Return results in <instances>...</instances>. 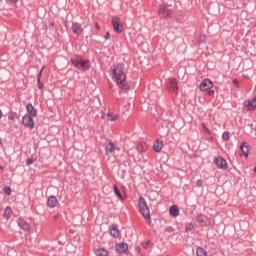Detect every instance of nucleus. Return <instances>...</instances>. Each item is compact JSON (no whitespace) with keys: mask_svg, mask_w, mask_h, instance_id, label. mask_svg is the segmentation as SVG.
Here are the masks:
<instances>
[{"mask_svg":"<svg viewBox=\"0 0 256 256\" xmlns=\"http://www.w3.org/2000/svg\"><path fill=\"white\" fill-rule=\"evenodd\" d=\"M11 215H13V210L11 209V207L7 206L4 209L3 217H4V219H9V217H11Z\"/></svg>","mask_w":256,"mask_h":256,"instance_id":"22","label":"nucleus"},{"mask_svg":"<svg viewBox=\"0 0 256 256\" xmlns=\"http://www.w3.org/2000/svg\"><path fill=\"white\" fill-rule=\"evenodd\" d=\"M197 221L201 225V227H205L207 225V222L205 221V215L197 216Z\"/></svg>","mask_w":256,"mask_h":256,"instance_id":"24","label":"nucleus"},{"mask_svg":"<svg viewBox=\"0 0 256 256\" xmlns=\"http://www.w3.org/2000/svg\"><path fill=\"white\" fill-rule=\"evenodd\" d=\"M109 252L105 248H99L96 250V256H108Z\"/></svg>","mask_w":256,"mask_h":256,"instance_id":"23","label":"nucleus"},{"mask_svg":"<svg viewBox=\"0 0 256 256\" xmlns=\"http://www.w3.org/2000/svg\"><path fill=\"white\" fill-rule=\"evenodd\" d=\"M112 26L114 33H123V24L121 18L114 16L112 17Z\"/></svg>","mask_w":256,"mask_h":256,"instance_id":"4","label":"nucleus"},{"mask_svg":"<svg viewBox=\"0 0 256 256\" xmlns=\"http://www.w3.org/2000/svg\"><path fill=\"white\" fill-rule=\"evenodd\" d=\"M112 79L122 91H129L130 87L126 81L127 69H125V66L123 64L114 65V68L112 70Z\"/></svg>","mask_w":256,"mask_h":256,"instance_id":"1","label":"nucleus"},{"mask_svg":"<svg viewBox=\"0 0 256 256\" xmlns=\"http://www.w3.org/2000/svg\"><path fill=\"white\" fill-rule=\"evenodd\" d=\"M51 27H55V22L50 23Z\"/></svg>","mask_w":256,"mask_h":256,"instance_id":"44","label":"nucleus"},{"mask_svg":"<svg viewBox=\"0 0 256 256\" xmlns=\"http://www.w3.org/2000/svg\"><path fill=\"white\" fill-rule=\"evenodd\" d=\"M22 123L24 127H29V129H35V121L33 120V116L24 115L22 117Z\"/></svg>","mask_w":256,"mask_h":256,"instance_id":"6","label":"nucleus"},{"mask_svg":"<svg viewBox=\"0 0 256 256\" xmlns=\"http://www.w3.org/2000/svg\"><path fill=\"white\" fill-rule=\"evenodd\" d=\"M168 91L172 93H179V86L177 85V80L174 78H171L168 80V83L166 85Z\"/></svg>","mask_w":256,"mask_h":256,"instance_id":"7","label":"nucleus"},{"mask_svg":"<svg viewBox=\"0 0 256 256\" xmlns=\"http://www.w3.org/2000/svg\"><path fill=\"white\" fill-rule=\"evenodd\" d=\"M203 129H204V131H206V133H211L210 131H209V128H207V126H203Z\"/></svg>","mask_w":256,"mask_h":256,"instance_id":"39","label":"nucleus"},{"mask_svg":"<svg viewBox=\"0 0 256 256\" xmlns=\"http://www.w3.org/2000/svg\"><path fill=\"white\" fill-rule=\"evenodd\" d=\"M64 25H65L66 29H68L69 26L67 25V21L64 22Z\"/></svg>","mask_w":256,"mask_h":256,"instance_id":"42","label":"nucleus"},{"mask_svg":"<svg viewBox=\"0 0 256 256\" xmlns=\"http://www.w3.org/2000/svg\"><path fill=\"white\" fill-rule=\"evenodd\" d=\"M244 107H246L247 111H255V109H256V97L246 100L244 102Z\"/></svg>","mask_w":256,"mask_h":256,"instance_id":"12","label":"nucleus"},{"mask_svg":"<svg viewBox=\"0 0 256 256\" xmlns=\"http://www.w3.org/2000/svg\"><path fill=\"white\" fill-rule=\"evenodd\" d=\"M150 244H151V241H149V240L148 241H144V242L141 243V245H142V247L144 249H147Z\"/></svg>","mask_w":256,"mask_h":256,"instance_id":"33","label":"nucleus"},{"mask_svg":"<svg viewBox=\"0 0 256 256\" xmlns=\"http://www.w3.org/2000/svg\"><path fill=\"white\" fill-rule=\"evenodd\" d=\"M3 117V112L0 110V119Z\"/></svg>","mask_w":256,"mask_h":256,"instance_id":"45","label":"nucleus"},{"mask_svg":"<svg viewBox=\"0 0 256 256\" xmlns=\"http://www.w3.org/2000/svg\"><path fill=\"white\" fill-rule=\"evenodd\" d=\"M115 251L119 254L127 255L129 251V245L125 242L117 243L115 245Z\"/></svg>","mask_w":256,"mask_h":256,"instance_id":"8","label":"nucleus"},{"mask_svg":"<svg viewBox=\"0 0 256 256\" xmlns=\"http://www.w3.org/2000/svg\"><path fill=\"white\" fill-rule=\"evenodd\" d=\"M160 19H169L173 15V10L167 4H160L158 8Z\"/></svg>","mask_w":256,"mask_h":256,"instance_id":"3","label":"nucleus"},{"mask_svg":"<svg viewBox=\"0 0 256 256\" xmlns=\"http://www.w3.org/2000/svg\"><path fill=\"white\" fill-rule=\"evenodd\" d=\"M153 149L156 153H161V150L163 149V141L155 140Z\"/></svg>","mask_w":256,"mask_h":256,"instance_id":"17","label":"nucleus"},{"mask_svg":"<svg viewBox=\"0 0 256 256\" xmlns=\"http://www.w3.org/2000/svg\"><path fill=\"white\" fill-rule=\"evenodd\" d=\"M3 191L6 195H11V187L10 186H4Z\"/></svg>","mask_w":256,"mask_h":256,"instance_id":"30","label":"nucleus"},{"mask_svg":"<svg viewBox=\"0 0 256 256\" xmlns=\"http://www.w3.org/2000/svg\"><path fill=\"white\" fill-rule=\"evenodd\" d=\"M111 37V34L109 32H106L105 36H104V39H110Z\"/></svg>","mask_w":256,"mask_h":256,"instance_id":"38","label":"nucleus"},{"mask_svg":"<svg viewBox=\"0 0 256 256\" xmlns=\"http://www.w3.org/2000/svg\"><path fill=\"white\" fill-rule=\"evenodd\" d=\"M8 119H9V121H15V119H17V113L16 112H10L8 114Z\"/></svg>","mask_w":256,"mask_h":256,"instance_id":"29","label":"nucleus"},{"mask_svg":"<svg viewBox=\"0 0 256 256\" xmlns=\"http://www.w3.org/2000/svg\"><path fill=\"white\" fill-rule=\"evenodd\" d=\"M12 3H17L19 0H10Z\"/></svg>","mask_w":256,"mask_h":256,"instance_id":"43","label":"nucleus"},{"mask_svg":"<svg viewBox=\"0 0 256 256\" xmlns=\"http://www.w3.org/2000/svg\"><path fill=\"white\" fill-rule=\"evenodd\" d=\"M0 169H3V166H0Z\"/></svg>","mask_w":256,"mask_h":256,"instance_id":"46","label":"nucleus"},{"mask_svg":"<svg viewBox=\"0 0 256 256\" xmlns=\"http://www.w3.org/2000/svg\"><path fill=\"white\" fill-rule=\"evenodd\" d=\"M95 27H96V29H97V31H99V29H101V27L99 26V23H95Z\"/></svg>","mask_w":256,"mask_h":256,"instance_id":"40","label":"nucleus"},{"mask_svg":"<svg viewBox=\"0 0 256 256\" xmlns=\"http://www.w3.org/2000/svg\"><path fill=\"white\" fill-rule=\"evenodd\" d=\"M43 71H45V66L42 67V69L40 70V72L37 76L38 89H43V87H44L43 82H41V77L43 76Z\"/></svg>","mask_w":256,"mask_h":256,"instance_id":"18","label":"nucleus"},{"mask_svg":"<svg viewBox=\"0 0 256 256\" xmlns=\"http://www.w3.org/2000/svg\"><path fill=\"white\" fill-rule=\"evenodd\" d=\"M196 255L197 256H207V251H205V249L198 247L196 249Z\"/></svg>","mask_w":256,"mask_h":256,"instance_id":"28","label":"nucleus"},{"mask_svg":"<svg viewBox=\"0 0 256 256\" xmlns=\"http://www.w3.org/2000/svg\"><path fill=\"white\" fill-rule=\"evenodd\" d=\"M114 193L118 199H121L123 201V194L121 193V190L117 187V185H114Z\"/></svg>","mask_w":256,"mask_h":256,"instance_id":"27","label":"nucleus"},{"mask_svg":"<svg viewBox=\"0 0 256 256\" xmlns=\"http://www.w3.org/2000/svg\"><path fill=\"white\" fill-rule=\"evenodd\" d=\"M215 165L218 167V169H227V160H225L223 157L218 156L214 159Z\"/></svg>","mask_w":256,"mask_h":256,"instance_id":"10","label":"nucleus"},{"mask_svg":"<svg viewBox=\"0 0 256 256\" xmlns=\"http://www.w3.org/2000/svg\"><path fill=\"white\" fill-rule=\"evenodd\" d=\"M114 151H121L119 146L115 145L113 142H108L105 146V153L106 155H111Z\"/></svg>","mask_w":256,"mask_h":256,"instance_id":"9","label":"nucleus"},{"mask_svg":"<svg viewBox=\"0 0 256 256\" xmlns=\"http://www.w3.org/2000/svg\"><path fill=\"white\" fill-rule=\"evenodd\" d=\"M232 83H233L234 87L239 88V82L237 80H233Z\"/></svg>","mask_w":256,"mask_h":256,"instance_id":"37","label":"nucleus"},{"mask_svg":"<svg viewBox=\"0 0 256 256\" xmlns=\"http://www.w3.org/2000/svg\"><path fill=\"white\" fill-rule=\"evenodd\" d=\"M71 63L76 67V69H83V71H87V69H89V65H87L86 60L71 59Z\"/></svg>","mask_w":256,"mask_h":256,"instance_id":"5","label":"nucleus"},{"mask_svg":"<svg viewBox=\"0 0 256 256\" xmlns=\"http://www.w3.org/2000/svg\"><path fill=\"white\" fill-rule=\"evenodd\" d=\"M169 213H170L171 217H178L179 216V207H177V205L171 206Z\"/></svg>","mask_w":256,"mask_h":256,"instance_id":"20","label":"nucleus"},{"mask_svg":"<svg viewBox=\"0 0 256 256\" xmlns=\"http://www.w3.org/2000/svg\"><path fill=\"white\" fill-rule=\"evenodd\" d=\"M26 111L28 113V116L30 117H37V109L33 106L32 103H28L26 106Z\"/></svg>","mask_w":256,"mask_h":256,"instance_id":"14","label":"nucleus"},{"mask_svg":"<svg viewBox=\"0 0 256 256\" xmlns=\"http://www.w3.org/2000/svg\"><path fill=\"white\" fill-rule=\"evenodd\" d=\"M201 41H203V43H205V35L200 37Z\"/></svg>","mask_w":256,"mask_h":256,"instance_id":"41","label":"nucleus"},{"mask_svg":"<svg viewBox=\"0 0 256 256\" xmlns=\"http://www.w3.org/2000/svg\"><path fill=\"white\" fill-rule=\"evenodd\" d=\"M107 118H108V121H117V119H119V115L117 114L114 115L113 113L108 112Z\"/></svg>","mask_w":256,"mask_h":256,"instance_id":"26","label":"nucleus"},{"mask_svg":"<svg viewBox=\"0 0 256 256\" xmlns=\"http://www.w3.org/2000/svg\"><path fill=\"white\" fill-rule=\"evenodd\" d=\"M193 229H195V226L193 225V223H189L185 227V231H193Z\"/></svg>","mask_w":256,"mask_h":256,"instance_id":"31","label":"nucleus"},{"mask_svg":"<svg viewBox=\"0 0 256 256\" xmlns=\"http://www.w3.org/2000/svg\"><path fill=\"white\" fill-rule=\"evenodd\" d=\"M240 149L244 156L249 157V153H251V146L247 142H242L240 145Z\"/></svg>","mask_w":256,"mask_h":256,"instance_id":"13","label":"nucleus"},{"mask_svg":"<svg viewBox=\"0 0 256 256\" xmlns=\"http://www.w3.org/2000/svg\"><path fill=\"white\" fill-rule=\"evenodd\" d=\"M48 207H57V197L50 196L47 200Z\"/></svg>","mask_w":256,"mask_h":256,"instance_id":"19","label":"nucleus"},{"mask_svg":"<svg viewBox=\"0 0 256 256\" xmlns=\"http://www.w3.org/2000/svg\"><path fill=\"white\" fill-rule=\"evenodd\" d=\"M222 139H224V141H229V132L225 131L222 134Z\"/></svg>","mask_w":256,"mask_h":256,"instance_id":"32","label":"nucleus"},{"mask_svg":"<svg viewBox=\"0 0 256 256\" xmlns=\"http://www.w3.org/2000/svg\"><path fill=\"white\" fill-rule=\"evenodd\" d=\"M18 225L20 228L23 229V231H29L30 227H29V223H27L25 220L23 219H19L18 220Z\"/></svg>","mask_w":256,"mask_h":256,"instance_id":"21","label":"nucleus"},{"mask_svg":"<svg viewBox=\"0 0 256 256\" xmlns=\"http://www.w3.org/2000/svg\"><path fill=\"white\" fill-rule=\"evenodd\" d=\"M207 95H209V97H213L215 95V91L214 90H209L207 91Z\"/></svg>","mask_w":256,"mask_h":256,"instance_id":"34","label":"nucleus"},{"mask_svg":"<svg viewBox=\"0 0 256 256\" xmlns=\"http://www.w3.org/2000/svg\"><path fill=\"white\" fill-rule=\"evenodd\" d=\"M72 31L75 35H79L83 32V26H81L80 23L75 22L72 24Z\"/></svg>","mask_w":256,"mask_h":256,"instance_id":"16","label":"nucleus"},{"mask_svg":"<svg viewBox=\"0 0 256 256\" xmlns=\"http://www.w3.org/2000/svg\"><path fill=\"white\" fill-rule=\"evenodd\" d=\"M26 165H33V159L28 158L26 161Z\"/></svg>","mask_w":256,"mask_h":256,"instance_id":"35","label":"nucleus"},{"mask_svg":"<svg viewBox=\"0 0 256 256\" xmlns=\"http://www.w3.org/2000/svg\"><path fill=\"white\" fill-rule=\"evenodd\" d=\"M196 185H197V187H202L203 180H197Z\"/></svg>","mask_w":256,"mask_h":256,"instance_id":"36","label":"nucleus"},{"mask_svg":"<svg viewBox=\"0 0 256 256\" xmlns=\"http://www.w3.org/2000/svg\"><path fill=\"white\" fill-rule=\"evenodd\" d=\"M110 235L117 239L119 237V226L117 224H112L110 226Z\"/></svg>","mask_w":256,"mask_h":256,"instance_id":"15","label":"nucleus"},{"mask_svg":"<svg viewBox=\"0 0 256 256\" xmlns=\"http://www.w3.org/2000/svg\"><path fill=\"white\" fill-rule=\"evenodd\" d=\"M138 205L142 217L146 219L147 223L151 224V211L149 210V205H147V201L143 196L139 198Z\"/></svg>","mask_w":256,"mask_h":256,"instance_id":"2","label":"nucleus"},{"mask_svg":"<svg viewBox=\"0 0 256 256\" xmlns=\"http://www.w3.org/2000/svg\"><path fill=\"white\" fill-rule=\"evenodd\" d=\"M137 151H139L140 153H143V151H147V143L142 142V143L138 144Z\"/></svg>","mask_w":256,"mask_h":256,"instance_id":"25","label":"nucleus"},{"mask_svg":"<svg viewBox=\"0 0 256 256\" xmlns=\"http://www.w3.org/2000/svg\"><path fill=\"white\" fill-rule=\"evenodd\" d=\"M213 89V82L210 79H204L200 84V91H209Z\"/></svg>","mask_w":256,"mask_h":256,"instance_id":"11","label":"nucleus"}]
</instances>
